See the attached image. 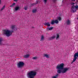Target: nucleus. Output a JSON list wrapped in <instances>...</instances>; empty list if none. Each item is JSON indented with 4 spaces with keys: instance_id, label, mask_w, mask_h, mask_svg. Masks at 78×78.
<instances>
[{
    "instance_id": "obj_1",
    "label": "nucleus",
    "mask_w": 78,
    "mask_h": 78,
    "mask_svg": "<svg viewBox=\"0 0 78 78\" xmlns=\"http://www.w3.org/2000/svg\"><path fill=\"white\" fill-rule=\"evenodd\" d=\"M64 65L63 63H62L60 65H58L56 68L57 69H58L57 71L58 73L60 74L61 73H66L69 68H64Z\"/></svg>"
},
{
    "instance_id": "obj_2",
    "label": "nucleus",
    "mask_w": 78,
    "mask_h": 78,
    "mask_svg": "<svg viewBox=\"0 0 78 78\" xmlns=\"http://www.w3.org/2000/svg\"><path fill=\"white\" fill-rule=\"evenodd\" d=\"M36 75V72L34 71H30L27 74V76L28 78H34Z\"/></svg>"
},
{
    "instance_id": "obj_3",
    "label": "nucleus",
    "mask_w": 78,
    "mask_h": 78,
    "mask_svg": "<svg viewBox=\"0 0 78 78\" xmlns=\"http://www.w3.org/2000/svg\"><path fill=\"white\" fill-rule=\"evenodd\" d=\"M3 31L4 34L8 37L10 36L12 34V33L14 32L13 30L11 31L8 30H3Z\"/></svg>"
},
{
    "instance_id": "obj_4",
    "label": "nucleus",
    "mask_w": 78,
    "mask_h": 78,
    "mask_svg": "<svg viewBox=\"0 0 78 78\" xmlns=\"http://www.w3.org/2000/svg\"><path fill=\"white\" fill-rule=\"evenodd\" d=\"M74 57V59L72 62V63H73L74 62L76 61V59H77L78 57V52L75 54Z\"/></svg>"
},
{
    "instance_id": "obj_5",
    "label": "nucleus",
    "mask_w": 78,
    "mask_h": 78,
    "mask_svg": "<svg viewBox=\"0 0 78 78\" xmlns=\"http://www.w3.org/2000/svg\"><path fill=\"white\" fill-rule=\"evenodd\" d=\"M74 4L75 3L73 2L71 3V5H73L72 6L71 8V11H72L73 12H76V10L74 8V6H74Z\"/></svg>"
},
{
    "instance_id": "obj_6",
    "label": "nucleus",
    "mask_w": 78,
    "mask_h": 78,
    "mask_svg": "<svg viewBox=\"0 0 78 78\" xmlns=\"http://www.w3.org/2000/svg\"><path fill=\"white\" fill-rule=\"evenodd\" d=\"M18 67H21L24 66V63L23 62H20L17 65Z\"/></svg>"
},
{
    "instance_id": "obj_7",
    "label": "nucleus",
    "mask_w": 78,
    "mask_h": 78,
    "mask_svg": "<svg viewBox=\"0 0 78 78\" xmlns=\"http://www.w3.org/2000/svg\"><path fill=\"white\" fill-rule=\"evenodd\" d=\"M55 39V36H53L49 38L48 40H49V41H51L52 40Z\"/></svg>"
},
{
    "instance_id": "obj_8",
    "label": "nucleus",
    "mask_w": 78,
    "mask_h": 78,
    "mask_svg": "<svg viewBox=\"0 0 78 78\" xmlns=\"http://www.w3.org/2000/svg\"><path fill=\"white\" fill-rule=\"evenodd\" d=\"M16 27V26L15 25H12L11 26V28L12 30V31H13V30H17V28H16V30L14 29V28H15Z\"/></svg>"
},
{
    "instance_id": "obj_9",
    "label": "nucleus",
    "mask_w": 78,
    "mask_h": 78,
    "mask_svg": "<svg viewBox=\"0 0 78 78\" xmlns=\"http://www.w3.org/2000/svg\"><path fill=\"white\" fill-rule=\"evenodd\" d=\"M66 24L68 25H70L71 24V22H70V21L69 20H68L66 21Z\"/></svg>"
},
{
    "instance_id": "obj_10",
    "label": "nucleus",
    "mask_w": 78,
    "mask_h": 78,
    "mask_svg": "<svg viewBox=\"0 0 78 78\" xmlns=\"http://www.w3.org/2000/svg\"><path fill=\"white\" fill-rule=\"evenodd\" d=\"M53 27H47L46 28V30L47 31H49L50 30H53Z\"/></svg>"
},
{
    "instance_id": "obj_11",
    "label": "nucleus",
    "mask_w": 78,
    "mask_h": 78,
    "mask_svg": "<svg viewBox=\"0 0 78 78\" xmlns=\"http://www.w3.org/2000/svg\"><path fill=\"white\" fill-rule=\"evenodd\" d=\"M45 25H46L47 27H50V23L49 22H47L46 23H45Z\"/></svg>"
},
{
    "instance_id": "obj_12",
    "label": "nucleus",
    "mask_w": 78,
    "mask_h": 78,
    "mask_svg": "<svg viewBox=\"0 0 78 78\" xmlns=\"http://www.w3.org/2000/svg\"><path fill=\"white\" fill-rule=\"evenodd\" d=\"M56 40H58L59 38V35L58 34H56Z\"/></svg>"
},
{
    "instance_id": "obj_13",
    "label": "nucleus",
    "mask_w": 78,
    "mask_h": 78,
    "mask_svg": "<svg viewBox=\"0 0 78 78\" xmlns=\"http://www.w3.org/2000/svg\"><path fill=\"white\" fill-rule=\"evenodd\" d=\"M29 56H30V55L27 54L24 56V58H28Z\"/></svg>"
},
{
    "instance_id": "obj_14",
    "label": "nucleus",
    "mask_w": 78,
    "mask_h": 78,
    "mask_svg": "<svg viewBox=\"0 0 78 78\" xmlns=\"http://www.w3.org/2000/svg\"><path fill=\"white\" fill-rule=\"evenodd\" d=\"M40 41H44V37L43 36H41V40Z\"/></svg>"
},
{
    "instance_id": "obj_15",
    "label": "nucleus",
    "mask_w": 78,
    "mask_h": 78,
    "mask_svg": "<svg viewBox=\"0 0 78 78\" xmlns=\"http://www.w3.org/2000/svg\"><path fill=\"white\" fill-rule=\"evenodd\" d=\"M32 12L33 13H36V12H37V9H33V10Z\"/></svg>"
},
{
    "instance_id": "obj_16",
    "label": "nucleus",
    "mask_w": 78,
    "mask_h": 78,
    "mask_svg": "<svg viewBox=\"0 0 78 78\" xmlns=\"http://www.w3.org/2000/svg\"><path fill=\"white\" fill-rule=\"evenodd\" d=\"M2 41H3V38L0 37V45H2Z\"/></svg>"
},
{
    "instance_id": "obj_17",
    "label": "nucleus",
    "mask_w": 78,
    "mask_h": 78,
    "mask_svg": "<svg viewBox=\"0 0 78 78\" xmlns=\"http://www.w3.org/2000/svg\"><path fill=\"white\" fill-rule=\"evenodd\" d=\"M44 57H46L47 58H49V56L47 54H44Z\"/></svg>"
},
{
    "instance_id": "obj_18",
    "label": "nucleus",
    "mask_w": 78,
    "mask_h": 78,
    "mask_svg": "<svg viewBox=\"0 0 78 78\" xmlns=\"http://www.w3.org/2000/svg\"><path fill=\"white\" fill-rule=\"evenodd\" d=\"M19 8H20L19 6L16 7L15 9V11H17V10H19Z\"/></svg>"
},
{
    "instance_id": "obj_19",
    "label": "nucleus",
    "mask_w": 78,
    "mask_h": 78,
    "mask_svg": "<svg viewBox=\"0 0 78 78\" xmlns=\"http://www.w3.org/2000/svg\"><path fill=\"white\" fill-rule=\"evenodd\" d=\"M54 23H55V20H52L51 23V24L52 25H53Z\"/></svg>"
},
{
    "instance_id": "obj_20",
    "label": "nucleus",
    "mask_w": 78,
    "mask_h": 78,
    "mask_svg": "<svg viewBox=\"0 0 78 78\" xmlns=\"http://www.w3.org/2000/svg\"><path fill=\"white\" fill-rule=\"evenodd\" d=\"M57 20H59V21H61V17H58L57 18Z\"/></svg>"
},
{
    "instance_id": "obj_21",
    "label": "nucleus",
    "mask_w": 78,
    "mask_h": 78,
    "mask_svg": "<svg viewBox=\"0 0 78 78\" xmlns=\"http://www.w3.org/2000/svg\"><path fill=\"white\" fill-rule=\"evenodd\" d=\"M54 22L56 24L58 23L59 22V21L57 20H54Z\"/></svg>"
},
{
    "instance_id": "obj_22",
    "label": "nucleus",
    "mask_w": 78,
    "mask_h": 78,
    "mask_svg": "<svg viewBox=\"0 0 78 78\" xmlns=\"http://www.w3.org/2000/svg\"><path fill=\"white\" fill-rule=\"evenodd\" d=\"M74 9H78V5L74 6Z\"/></svg>"
},
{
    "instance_id": "obj_23",
    "label": "nucleus",
    "mask_w": 78,
    "mask_h": 78,
    "mask_svg": "<svg viewBox=\"0 0 78 78\" xmlns=\"http://www.w3.org/2000/svg\"><path fill=\"white\" fill-rule=\"evenodd\" d=\"M37 59V57H35L33 58V59H35L36 60Z\"/></svg>"
},
{
    "instance_id": "obj_24",
    "label": "nucleus",
    "mask_w": 78,
    "mask_h": 78,
    "mask_svg": "<svg viewBox=\"0 0 78 78\" xmlns=\"http://www.w3.org/2000/svg\"><path fill=\"white\" fill-rule=\"evenodd\" d=\"M5 7V5H4L3 7L1 9V11H2L3 9H4V8Z\"/></svg>"
},
{
    "instance_id": "obj_25",
    "label": "nucleus",
    "mask_w": 78,
    "mask_h": 78,
    "mask_svg": "<svg viewBox=\"0 0 78 78\" xmlns=\"http://www.w3.org/2000/svg\"><path fill=\"white\" fill-rule=\"evenodd\" d=\"M59 75V74H57L56 75H55V76L56 78H57L58 76Z\"/></svg>"
},
{
    "instance_id": "obj_26",
    "label": "nucleus",
    "mask_w": 78,
    "mask_h": 78,
    "mask_svg": "<svg viewBox=\"0 0 78 78\" xmlns=\"http://www.w3.org/2000/svg\"><path fill=\"white\" fill-rule=\"evenodd\" d=\"M47 0H44L45 4H46V3H47Z\"/></svg>"
},
{
    "instance_id": "obj_27",
    "label": "nucleus",
    "mask_w": 78,
    "mask_h": 78,
    "mask_svg": "<svg viewBox=\"0 0 78 78\" xmlns=\"http://www.w3.org/2000/svg\"><path fill=\"white\" fill-rule=\"evenodd\" d=\"M24 8L25 10H27V9H28V8H27V7H24Z\"/></svg>"
},
{
    "instance_id": "obj_28",
    "label": "nucleus",
    "mask_w": 78,
    "mask_h": 78,
    "mask_svg": "<svg viewBox=\"0 0 78 78\" xmlns=\"http://www.w3.org/2000/svg\"><path fill=\"white\" fill-rule=\"evenodd\" d=\"M34 5H36V3H33V4H31V5H32V6H34Z\"/></svg>"
},
{
    "instance_id": "obj_29",
    "label": "nucleus",
    "mask_w": 78,
    "mask_h": 78,
    "mask_svg": "<svg viewBox=\"0 0 78 78\" xmlns=\"http://www.w3.org/2000/svg\"><path fill=\"white\" fill-rule=\"evenodd\" d=\"M57 0H53V2H54V3H55V2H56V1Z\"/></svg>"
},
{
    "instance_id": "obj_30",
    "label": "nucleus",
    "mask_w": 78,
    "mask_h": 78,
    "mask_svg": "<svg viewBox=\"0 0 78 78\" xmlns=\"http://www.w3.org/2000/svg\"><path fill=\"white\" fill-rule=\"evenodd\" d=\"M13 6H14V5L12 4V5H10V7H13Z\"/></svg>"
},
{
    "instance_id": "obj_31",
    "label": "nucleus",
    "mask_w": 78,
    "mask_h": 78,
    "mask_svg": "<svg viewBox=\"0 0 78 78\" xmlns=\"http://www.w3.org/2000/svg\"><path fill=\"white\" fill-rule=\"evenodd\" d=\"M72 2H75V0H71Z\"/></svg>"
},
{
    "instance_id": "obj_32",
    "label": "nucleus",
    "mask_w": 78,
    "mask_h": 78,
    "mask_svg": "<svg viewBox=\"0 0 78 78\" xmlns=\"http://www.w3.org/2000/svg\"><path fill=\"white\" fill-rule=\"evenodd\" d=\"M12 5H13V6H14L15 5H16V3H14L13 4H12Z\"/></svg>"
},
{
    "instance_id": "obj_33",
    "label": "nucleus",
    "mask_w": 78,
    "mask_h": 78,
    "mask_svg": "<svg viewBox=\"0 0 78 78\" xmlns=\"http://www.w3.org/2000/svg\"><path fill=\"white\" fill-rule=\"evenodd\" d=\"M14 2H17V1H18V0H14Z\"/></svg>"
},
{
    "instance_id": "obj_34",
    "label": "nucleus",
    "mask_w": 78,
    "mask_h": 78,
    "mask_svg": "<svg viewBox=\"0 0 78 78\" xmlns=\"http://www.w3.org/2000/svg\"><path fill=\"white\" fill-rule=\"evenodd\" d=\"M52 78H56V77H55V76H54L52 77Z\"/></svg>"
},
{
    "instance_id": "obj_35",
    "label": "nucleus",
    "mask_w": 78,
    "mask_h": 78,
    "mask_svg": "<svg viewBox=\"0 0 78 78\" xmlns=\"http://www.w3.org/2000/svg\"><path fill=\"white\" fill-rule=\"evenodd\" d=\"M77 20H78V17L77 18Z\"/></svg>"
},
{
    "instance_id": "obj_36",
    "label": "nucleus",
    "mask_w": 78,
    "mask_h": 78,
    "mask_svg": "<svg viewBox=\"0 0 78 78\" xmlns=\"http://www.w3.org/2000/svg\"><path fill=\"white\" fill-rule=\"evenodd\" d=\"M0 2H1V0H0Z\"/></svg>"
},
{
    "instance_id": "obj_37",
    "label": "nucleus",
    "mask_w": 78,
    "mask_h": 78,
    "mask_svg": "<svg viewBox=\"0 0 78 78\" xmlns=\"http://www.w3.org/2000/svg\"><path fill=\"white\" fill-rule=\"evenodd\" d=\"M62 2H63V1H62Z\"/></svg>"
}]
</instances>
